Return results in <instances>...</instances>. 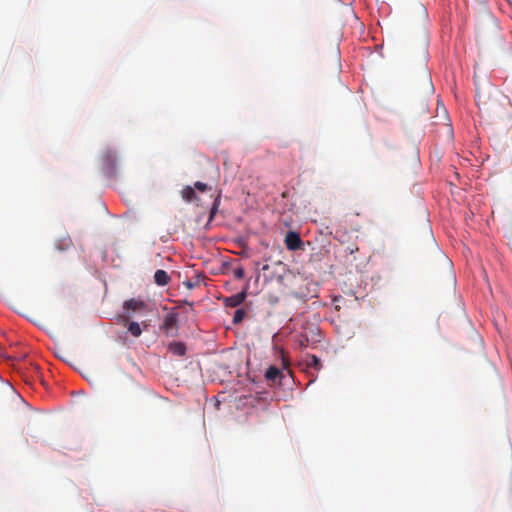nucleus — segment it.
I'll use <instances>...</instances> for the list:
<instances>
[{
    "instance_id": "obj_1",
    "label": "nucleus",
    "mask_w": 512,
    "mask_h": 512,
    "mask_svg": "<svg viewBox=\"0 0 512 512\" xmlns=\"http://www.w3.org/2000/svg\"><path fill=\"white\" fill-rule=\"evenodd\" d=\"M162 328L166 335L175 337L178 331V314L175 312L167 314L164 317Z\"/></svg>"
},
{
    "instance_id": "obj_2",
    "label": "nucleus",
    "mask_w": 512,
    "mask_h": 512,
    "mask_svg": "<svg viewBox=\"0 0 512 512\" xmlns=\"http://www.w3.org/2000/svg\"><path fill=\"white\" fill-rule=\"evenodd\" d=\"M103 162V170L105 174L109 177L115 174L116 167V156L115 153L111 150H107L102 155Z\"/></svg>"
},
{
    "instance_id": "obj_3",
    "label": "nucleus",
    "mask_w": 512,
    "mask_h": 512,
    "mask_svg": "<svg viewBox=\"0 0 512 512\" xmlns=\"http://www.w3.org/2000/svg\"><path fill=\"white\" fill-rule=\"evenodd\" d=\"M284 243L287 249L295 251L301 248L303 242L300 235L297 232L289 231L284 239Z\"/></svg>"
},
{
    "instance_id": "obj_4",
    "label": "nucleus",
    "mask_w": 512,
    "mask_h": 512,
    "mask_svg": "<svg viewBox=\"0 0 512 512\" xmlns=\"http://www.w3.org/2000/svg\"><path fill=\"white\" fill-rule=\"evenodd\" d=\"M246 296H247L246 289H244L243 291H241L237 294H234L230 297L225 298L224 304L227 307H231V308L237 307L244 302Z\"/></svg>"
},
{
    "instance_id": "obj_5",
    "label": "nucleus",
    "mask_w": 512,
    "mask_h": 512,
    "mask_svg": "<svg viewBox=\"0 0 512 512\" xmlns=\"http://www.w3.org/2000/svg\"><path fill=\"white\" fill-rule=\"evenodd\" d=\"M265 378L268 382L275 384L278 380L282 378V372L276 366H270L265 373Z\"/></svg>"
},
{
    "instance_id": "obj_6",
    "label": "nucleus",
    "mask_w": 512,
    "mask_h": 512,
    "mask_svg": "<svg viewBox=\"0 0 512 512\" xmlns=\"http://www.w3.org/2000/svg\"><path fill=\"white\" fill-rule=\"evenodd\" d=\"M320 342L319 338L308 337V331H304L299 335V346L301 349L307 348L311 344Z\"/></svg>"
},
{
    "instance_id": "obj_7",
    "label": "nucleus",
    "mask_w": 512,
    "mask_h": 512,
    "mask_svg": "<svg viewBox=\"0 0 512 512\" xmlns=\"http://www.w3.org/2000/svg\"><path fill=\"white\" fill-rule=\"evenodd\" d=\"M168 350L176 356H184L186 354V345L182 342H171Z\"/></svg>"
},
{
    "instance_id": "obj_8",
    "label": "nucleus",
    "mask_w": 512,
    "mask_h": 512,
    "mask_svg": "<svg viewBox=\"0 0 512 512\" xmlns=\"http://www.w3.org/2000/svg\"><path fill=\"white\" fill-rule=\"evenodd\" d=\"M170 276L167 274L166 271L164 270H157L154 274V281L157 285L159 286H165L169 283L170 281Z\"/></svg>"
},
{
    "instance_id": "obj_9",
    "label": "nucleus",
    "mask_w": 512,
    "mask_h": 512,
    "mask_svg": "<svg viewBox=\"0 0 512 512\" xmlns=\"http://www.w3.org/2000/svg\"><path fill=\"white\" fill-rule=\"evenodd\" d=\"M124 307L127 310L137 311V310L143 309L145 307V304L143 301L136 300V299H130L125 302Z\"/></svg>"
},
{
    "instance_id": "obj_10",
    "label": "nucleus",
    "mask_w": 512,
    "mask_h": 512,
    "mask_svg": "<svg viewBox=\"0 0 512 512\" xmlns=\"http://www.w3.org/2000/svg\"><path fill=\"white\" fill-rule=\"evenodd\" d=\"M306 363L309 368H314L319 371L322 368L320 359L316 355L309 354L306 357Z\"/></svg>"
},
{
    "instance_id": "obj_11",
    "label": "nucleus",
    "mask_w": 512,
    "mask_h": 512,
    "mask_svg": "<svg viewBox=\"0 0 512 512\" xmlns=\"http://www.w3.org/2000/svg\"><path fill=\"white\" fill-rule=\"evenodd\" d=\"M182 197L184 200L190 202L195 199L196 193L192 187L187 186L182 190Z\"/></svg>"
},
{
    "instance_id": "obj_12",
    "label": "nucleus",
    "mask_w": 512,
    "mask_h": 512,
    "mask_svg": "<svg viewBox=\"0 0 512 512\" xmlns=\"http://www.w3.org/2000/svg\"><path fill=\"white\" fill-rule=\"evenodd\" d=\"M128 331L134 336L139 337L142 333V329L137 322H130L128 324Z\"/></svg>"
},
{
    "instance_id": "obj_13",
    "label": "nucleus",
    "mask_w": 512,
    "mask_h": 512,
    "mask_svg": "<svg viewBox=\"0 0 512 512\" xmlns=\"http://www.w3.org/2000/svg\"><path fill=\"white\" fill-rule=\"evenodd\" d=\"M219 204H220V198L218 196L215 198L212 208L210 209L209 221H211L214 218V216L216 215Z\"/></svg>"
},
{
    "instance_id": "obj_14",
    "label": "nucleus",
    "mask_w": 512,
    "mask_h": 512,
    "mask_svg": "<svg viewBox=\"0 0 512 512\" xmlns=\"http://www.w3.org/2000/svg\"><path fill=\"white\" fill-rule=\"evenodd\" d=\"M244 316H245L244 309L236 310L235 313H234V316H233V323L234 324L240 323L243 320Z\"/></svg>"
},
{
    "instance_id": "obj_15",
    "label": "nucleus",
    "mask_w": 512,
    "mask_h": 512,
    "mask_svg": "<svg viewBox=\"0 0 512 512\" xmlns=\"http://www.w3.org/2000/svg\"><path fill=\"white\" fill-rule=\"evenodd\" d=\"M233 273H234V276H235L237 279H242V278H244V276H245L244 268H243V267H241V266H240V267L235 268V269H234V271H233Z\"/></svg>"
},
{
    "instance_id": "obj_16",
    "label": "nucleus",
    "mask_w": 512,
    "mask_h": 512,
    "mask_svg": "<svg viewBox=\"0 0 512 512\" xmlns=\"http://www.w3.org/2000/svg\"><path fill=\"white\" fill-rule=\"evenodd\" d=\"M195 188L200 190V191H205L207 189V185L205 183H202V182H199L197 181L195 184H194Z\"/></svg>"
},
{
    "instance_id": "obj_17",
    "label": "nucleus",
    "mask_w": 512,
    "mask_h": 512,
    "mask_svg": "<svg viewBox=\"0 0 512 512\" xmlns=\"http://www.w3.org/2000/svg\"><path fill=\"white\" fill-rule=\"evenodd\" d=\"M310 332H311L312 334H316L317 336H319V335H320V330H319V328H317V327H315V328L311 329V331H310Z\"/></svg>"
},
{
    "instance_id": "obj_18",
    "label": "nucleus",
    "mask_w": 512,
    "mask_h": 512,
    "mask_svg": "<svg viewBox=\"0 0 512 512\" xmlns=\"http://www.w3.org/2000/svg\"><path fill=\"white\" fill-rule=\"evenodd\" d=\"M262 270H263V271H267V270H269V265H268V264H265V265L262 267Z\"/></svg>"
}]
</instances>
